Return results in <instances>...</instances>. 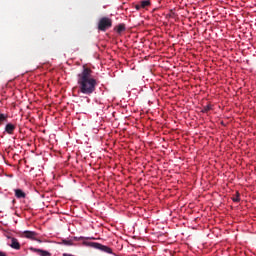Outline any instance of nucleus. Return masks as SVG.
Here are the masks:
<instances>
[{
    "instance_id": "f257e3e1",
    "label": "nucleus",
    "mask_w": 256,
    "mask_h": 256,
    "mask_svg": "<svg viewBox=\"0 0 256 256\" xmlns=\"http://www.w3.org/2000/svg\"><path fill=\"white\" fill-rule=\"evenodd\" d=\"M77 85L79 93L90 96L96 91L99 82L97 77L93 75V70L83 66L82 71L77 74Z\"/></svg>"
},
{
    "instance_id": "f03ea898",
    "label": "nucleus",
    "mask_w": 256,
    "mask_h": 256,
    "mask_svg": "<svg viewBox=\"0 0 256 256\" xmlns=\"http://www.w3.org/2000/svg\"><path fill=\"white\" fill-rule=\"evenodd\" d=\"M82 245L85 247H92V249H99L100 251H103L104 253L112 254L113 250L109 246H105L103 244H100L98 242H82Z\"/></svg>"
},
{
    "instance_id": "7ed1b4c3",
    "label": "nucleus",
    "mask_w": 256,
    "mask_h": 256,
    "mask_svg": "<svg viewBox=\"0 0 256 256\" xmlns=\"http://www.w3.org/2000/svg\"><path fill=\"white\" fill-rule=\"evenodd\" d=\"M113 26V20L109 17H102L98 22V29L99 31H106Z\"/></svg>"
},
{
    "instance_id": "20e7f679",
    "label": "nucleus",
    "mask_w": 256,
    "mask_h": 256,
    "mask_svg": "<svg viewBox=\"0 0 256 256\" xmlns=\"http://www.w3.org/2000/svg\"><path fill=\"white\" fill-rule=\"evenodd\" d=\"M38 235L39 233L35 231L25 230L22 232V237H24L25 239H30L31 241H37L38 243H42L40 239H37Z\"/></svg>"
},
{
    "instance_id": "39448f33",
    "label": "nucleus",
    "mask_w": 256,
    "mask_h": 256,
    "mask_svg": "<svg viewBox=\"0 0 256 256\" xmlns=\"http://www.w3.org/2000/svg\"><path fill=\"white\" fill-rule=\"evenodd\" d=\"M30 251H32V253H37L40 256H51V252L39 248L30 247Z\"/></svg>"
},
{
    "instance_id": "423d86ee",
    "label": "nucleus",
    "mask_w": 256,
    "mask_h": 256,
    "mask_svg": "<svg viewBox=\"0 0 256 256\" xmlns=\"http://www.w3.org/2000/svg\"><path fill=\"white\" fill-rule=\"evenodd\" d=\"M9 239L11 240L10 247L12 249H15L16 251H19V249H21V244L19 243V240H17V238L14 237H9Z\"/></svg>"
},
{
    "instance_id": "0eeeda50",
    "label": "nucleus",
    "mask_w": 256,
    "mask_h": 256,
    "mask_svg": "<svg viewBox=\"0 0 256 256\" xmlns=\"http://www.w3.org/2000/svg\"><path fill=\"white\" fill-rule=\"evenodd\" d=\"M15 197H17V199H25L26 194H25V192H23V190L16 189L15 190Z\"/></svg>"
},
{
    "instance_id": "6e6552de",
    "label": "nucleus",
    "mask_w": 256,
    "mask_h": 256,
    "mask_svg": "<svg viewBox=\"0 0 256 256\" xmlns=\"http://www.w3.org/2000/svg\"><path fill=\"white\" fill-rule=\"evenodd\" d=\"M5 131L6 133H8L9 135H13V131H15V125L13 124H7L5 127Z\"/></svg>"
},
{
    "instance_id": "1a4fd4ad",
    "label": "nucleus",
    "mask_w": 256,
    "mask_h": 256,
    "mask_svg": "<svg viewBox=\"0 0 256 256\" xmlns=\"http://www.w3.org/2000/svg\"><path fill=\"white\" fill-rule=\"evenodd\" d=\"M151 6V1L149 0H143L140 2L141 9H147V7Z\"/></svg>"
},
{
    "instance_id": "9d476101",
    "label": "nucleus",
    "mask_w": 256,
    "mask_h": 256,
    "mask_svg": "<svg viewBox=\"0 0 256 256\" xmlns=\"http://www.w3.org/2000/svg\"><path fill=\"white\" fill-rule=\"evenodd\" d=\"M117 33H123L125 31V25L119 24L116 28Z\"/></svg>"
},
{
    "instance_id": "9b49d317",
    "label": "nucleus",
    "mask_w": 256,
    "mask_h": 256,
    "mask_svg": "<svg viewBox=\"0 0 256 256\" xmlns=\"http://www.w3.org/2000/svg\"><path fill=\"white\" fill-rule=\"evenodd\" d=\"M62 244L72 246L73 245V239H71V240L64 239V240H62Z\"/></svg>"
},
{
    "instance_id": "f8f14e48",
    "label": "nucleus",
    "mask_w": 256,
    "mask_h": 256,
    "mask_svg": "<svg viewBox=\"0 0 256 256\" xmlns=\"http://www.w3.org/2000/svg\"><path fill=\"white\" fill-rule=\"evenodd\" d=\"M232 200L234 203H239V201H241V198H239V192L236 193V196H234Z\"/></svg>"
},
{
    "instance_id": "ddd939ff",
    "label": "nucleus",
    "mask_w": 256,
    "mask_h": 256,
    "mask_svg": "<svg viewBox=\"0 0 256 256\" xmlns=\"http://www.w3.org/2000/svg\"><path fill=\"white\" fill-rule=\"evenodd\" d=\"M208 111H211V105L204 106L202 109V113H208Z\"/></svg>"
},
{
    "instance_id": "4468645a",
    "label": "nucleus",
    "mask_w": 256,
    "mask_h": 256,
    "mask_svg": "<svg viewBox=\"0 0 256 256\" xmlns=\"http://www.w3.org/2000/svg\"><path fill=\"white\" fill-rule=\"evenodd\" d=\"M4 121H7V115L0 114V125H1V123H4Z\"/></svg>"
},
{
    "instance_id": "2eb2a0df",
    "label": "nucleus",
    "mask_w": 256,
    "mask_h": 256,
    "mask_svg": "<svg viewBox=\"0 0 256 256\" xmlns=\"http://www.w3.org/2000/svg\"><path fill=\"white\" fill-rule=\"evenodd\" d=\"M83 239H85L84 236H79V237L74 236V237H72V241H83Z\"/></svg>"
},
{
    "instance_id": "dca6fc26",
    "label": "nucleus",
    "mask_w": 256,
    "mask_h": 256,
    "mask_svg": "<svg viewBox=\"0 0 256 256\" xmlns=\"http://www.w3.org/2000/svg\"><path fill=\"white\" fill-rule=\"evenodd\" d=\"M135 9H136V11H141V4L139 3V4H136L135 5Z\"/></svg>"
},
{
    "instance_id": "f3484780",
    "label": "nucleus",
    "mask_w": 256,
    "mask_h": 256,
    "mask_svg": "<svg viewBox=\"0 0 256 256\" xmlns=\"http://www.w3.org/2000/svg\"><path fill=\"white\" fill-rule=\"evenodd\" d=\"M0 256H7V253L0 251Z\"/></svg>"
}]
</instances>
